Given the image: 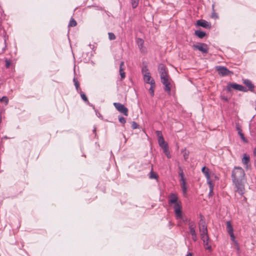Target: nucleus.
<instances>
[{"mask_svg": "<svg viewBox=\"0 0 256 256\" xmlns=\"http://www.w3.org/2000/svg\"><path fill=\"white\" fill-rule=\"evenodd\" d=\"M245 173L244 170L240 167H235L232 171V182L236 188V192L240 195L244 192V180Z\"/></svg>", "mask_w": 256, "mask_h": 256, "instance_id": "f257e3e1", "label": "nucleus"}, {"mask_svg": "<svg viewBox=\"0 0 256 256\" xmlns=\"http://www.w3.org/2000/svg\"><path fill=\"white\" fill-rule=\"evenodd\" d=\"M168 204H173V208L174 212L176 218L177 220L181 219L184 223L188 224V220L187 218H184L182 215V202L178 200L176 194L171 193L168 196Z\"/></svg>", "mask_w": 256, "mask_h": 256, "instance_id": "f03ea898", "label": "nucleus"}, {"mask_svg": "<svg viewBox=\"0 0 256 256\" xmlns=\"http://www.w3.org/2000/svg\"><path fill=\"white\" fill-rule=\"evenodd\" d=\"M158 70L160 74L162 83L164 86V90L168 94L171 92V84L165 66L163 64H160L158 67Z\"/></svg>", "mask_w": 256, "mask_h": 256, "instance_id": "7ed1b4c3", "label": "nucleus"}, {"mask_svg": "<svg viewBox=\"0 0 256 256\" xmlns=\"http://www.w3.org/2000/svg\"><path fill=\"white\" fill-rule=\"evenodd\" d=\"M202 218H204V216H202L198 228L200 236L208 234L207 226H206L205 221L202 220Z\"/></svg>", "mask_w": 256, "mask_h": 256, "instance_id": "20e7f679", "label": "nucleus"}, {"mask_svg": "<svg viewBox=\"0 0 256 256\" xmlns=\"http://www.w3.org/2000/svg\"><path fill=\"white\" fill-rule=\"evenodd\" d=\"M234 89L241 92H246L247 89L242 85L236 83H230L228 84L226 90L228 92H230L232 89Z\"/></svg>", "mask_w": 256, "mask_h": 256, "instance_id": "39448f33", "label": "nucleus"}, {"mask_svg": "<svg viewBox=\"0 0 256 256\" xmlns=\"http://www.w3.org/2000/svg\"><path fill=\"white\" fill-rule=\"evenodd\" d=\"M113 104L119 112L123 114L126 116H128V109L124 105L120 102H114Z\"/></svg>", "mask_w": 256, "mask_h": 256, "instance_id": "423d86ee", "label": "nucleus"}, {"mask_svg": "<svg viewBox=\"0 0 256 256\" xmlns=\"http://www.w3.org/2000/svg\"><path fill=\"white\" fill-rule=\"evenodd\" d=\"M216 70L218 71V74L222 76H228L232 74V72L229 70L226 67L222 66H216Z\"/></svg>", "mask_w": 256, "mask_h": 256, "instance_id": "0eeeda50", "label": "nucleus"}, {"mask_svg": "<svg viewBox=\"0 0 256 256\" xmlns=\"http://www.w3.org/2000/svg\"><path fill=\"white\" fill-rule=\"evenodd\" d=\"M194 50H198L202 52V53H208V45L204 43H200L199 44H194L192 46Z\"/></svg>", "mask_w": 256, "mask_h": 256, "instance_id": "6e6552de", "label": "nucleus"}, {"mask_svg": "<svg viewBox=\"0 0 256 256\" xmlns=\"http://www.w3.org/2000/svg\"><path fill=\"white\" fill-rule=\"evenodd\" d=\"M196 225L194 222L190 220H188V229L190 234H194L196 232Z\"/></svg>", "mask_w": 256, "mask_h": 256, "instance_id": "1a4fd4ad", "label": "nucleus"}, {"mask_svg": "<svg viewBox=\"0 0 256 256\" xmlns=\"http://www.w3.org/2000/svg\"><path fill=\"white\" fill-rule=\"evenodd\" d=\"M196 24L204 28H210L211 27L210 24L204 20H198L196 22Z\"/></svg>", "mask_w": 256, "mask_h": 256, "instance_id": "9d476101", "label": "nucleus"}, {"mask_svg": "<svg viewBox=\"0 0 256 256\" xmlns=\"http://www.w3.org/2000/svg\"><path fill=\"white\" fill-rule=\"evenodd\" d=\"M243 83L248 87V90L250 91H253L254 88V84L248 79H243Z\"/></svg>", "mask_w": 256, "mask_h": 256, "instance_id": "9b49d317", "label": "nucleus"}, {"mask_svg": "<svg viewBox=\"0 0 256 256\" xmlns=\"http://www.w3.org/2000/svg\"><path fill=\"white\" fill-rule=\"evenodd\" d=\"M250 158L249 156L247 155L246 154H244L243 155V158H242V162L243 164L246 166V168L248 169V163L250 162Z\"/></svg>", "mask_w": 256, "mask_h": 256, "instance_id": "f8f14e48", "label": "nucleus"}, {"mask_svg": "<svg viewBox=\"0 0 256 256\" xmlns=\"http://www.w3.org/2000/svg\"><path fill=\"white\" fill-rule=\"evenodd\" d=\"M136 43L141 52H145L146 48L144 46V40L141 38H138L136 39Z\"/></svg>", "mask_w": 256, "mask_h": 256, "instance_id": "ddd939ff", "label": "nucleus"}, {"mask_svg": "<svg viewBox=\"0 0 256 256\" xmlns=\"http://www.w3.org/2000/svg\"><path fill=\"white\" fill-rule=\"evenodd\" d=\"M144 80L146 83L150 84L152 82V80H154L150 76V73L147 72L144 74Z\"/></svg>", "mask_w": 256, "mask_h": 256, "instance_id": "4468645a", "label": "nucleus"}, {"mask_svg": "<svg viewBox=\"0 0 256 256\" xmlns=\"http://www.w3.org/2000/svg\"><path fill=\"white\" fill-rule=\"evenodd\" d=\"M236 130L238 131V134H239V136H240L241 139L244 141V142H246V139L244 136V134H243V133L242 132V130L240 127V126L238 124H236Z\"/></svg>", "mask_w": 256, "mask_h": 256, "instance_id": "2eb2a0df", "label": "nucleus"}, {"mask_svg": "<svg viewBox=\"0 0 256 256\" xmlns=\"http://www.w3.org/2000/svg\"><path fill=\"white\" fill-rule=\"evenodd\" d=\"M211 242L212 241L210 239L208 240H205L204 242H203L205 249L209 250L210 252L212 251Z\"/></svg>", "mask_w": 256, "mask_h": 256, "instance_id": "dca6fc26", "label": "nucleus"}, {"mask_svg": "<svg viewBox=\"0 0 256 256\" xmlns=\"http://www.w3.org/2000/svg\"><path fill=\"white\" fill-rule=\"evenodd\" d=\"M180 185L182 189L183 194H186L187 192V186L186 185V180H180Z\"/></svg>", "mask_w": 256, "mask_h": 256, "instance_id": "f3484780", "label": "nucleus"}, {"mask_svg": "<svg viewBox=\"0 0 256 256\" xmlns=\"http://www.w3.org/2000/svg\"><path fill=\"white\" fill-rule=\"evenodd\" d=\"M226 228L227 232L228 233V234H232V233H233L234 229L230 221H227L226 222Z\"/></svg>", "mask_w": 256, "mask_h": 256, "instance_id": "a211bd4d", "label": "nucleus"}, {"mask_svg": "<svg viewBox=\"0 0 256 256\" xmlns=\"http://www.w3.org/2000/svg\"><path fill=\"white\" fill-rule=\"evenodd\" d=\"M202 172L204 174L206 179H208L210 177V170L206 166H204L202 169Z\"/></svg>", "mask_w": 256, "mask_h": 256, "instance_id": "6ab92c4d", "label": "nucleus"}, {"mask_svg": "<svg viewBox=\"0 0 256 256\" xmlns=\"http://www.w3.org/2000/svg\"><path fill=\"white\" fill-rule=\"evenodd\" d=\"M150 88H149L150 92L152 96H154V92L156 88V84L154 80H152L151 82Z\"/></svg>", "mask_w": 256, "mask_h": 256, "instance_id": "aec40b11", "label": "nucleus"}, {"mask_svg": "<svg viewBox=\"0 0 256 256\" xmlns=\"http://www.w3.org/2000/svg\"><path fill=\"white\" fill-rule=\"evenodd\" d=\"M194 34L196 36L200 38H202L206 36V34L205 32L201 31L200 30H196Z\"/></svg>", "mask_w": 256, "mask_h": 256, "instance_id": "412c9836", "label": "nucleus"}, {"mask_svg": "<svg viewBox=\"0 0 256 256\" xmlns=\"http://www.w3.org/2000/svg\"><path fill=\"white\" fill-rule=\"evenodd\" d=\"M178 168H179L178 175L180 178V180H185L184 178V173L183 172V170H182V168L180 166Z\"/></svg>", "mask_w": 256, "mask_h": 256, "instance_id": "4be33fe9", "label": "nucleus"}, {"mask_svg": "<svg viewBox=\"0 0 256 256\" xmlns=\"http://www.w3.org/2000/svg\"><path fill=\"white\" fill-rule=\"evenodd\" d=\"M78 92L80 93V96L82 98V100L86 103L87 104H89V102L88 100V98L86 96V94L82 92V90H80V92Z\"/></svg>", "mask_w": 256, "mask_h": 256, "instance_id": "5701e85b", "label": "nucleus"}, {"mask_svg": "<svg viewBox=\"0 0 256 256\" xmlns=\"http://www.w3.org/2000/svg\"><path fill=\"white\" fill-rule=\"evenodd\" d=\"M73 81L74 82V86H76V90L79 92L81 90L79 86L78 82L76 78H74L73 80Z\"/></svg>", "mask_w": 256, "mask_h": 256, "instance_id": "b1692460", "label": "nucleus"}, {"mask_svg": "<svg viewBox=\"0 0 256 256\" xmlns=\"http://www.w3.org/2000/svg\"><path fill=\"white\" fill-rule=\"evenodd\" d=\"M139 3V0H131V4L133 8L137 7Z\"/></svg>", "mask_w": 256, "mask_h": 256, "instance_id": "393cba45", "label": "nucleus"}, {"mask_svg": "<svg viewBox=\"0 0 256 256\" xmlns=\"http://www.w3.org/2000/svg\"><path fill=\"white\" fill-rule=\"evenodd\" d=\"M149 178L151 179H156L158 178V176L155 172L152 170L149 174Z\"/></svg>", "mask_w": 256, "mask_h": 256, "instance_id": "a878e982", "label": "nucleus"}, {"mask_svg": "<svg viewBox=\"0 0 256 256\" xmlns=\"http://www.w3.org/2000/svg\"><path fill=\"white\" fill-rule=\"evenodd\" d=\"M206 180H207V183L209 186L210 188V191L211 192L213 191L214 185L212 183V180H210V177L208 179H206Z\"/></svg>", "mask_w": 256, "mask_h": 256, "instance_id": "bb28decb", "label": "nucleus"}, {"mask_svg": "<svg viewBox=\"0 0 256 256\" xmlns=\"http://www.w3.org/2000/svg\"><path fill=\"white\" fill-rule=\"evenodd\" d=\"M76 22L72 18L70 20L68 26H76Z\"/></svg>", "mask_w": 256, "mask_h": 256, "instance_id": "cd10ccee", "label": "nucleus"}, {"mask_svg": "<svg viewBox=\"0 0 256 256\" xmlns=\"http://www.w3.org/2000/svg\"><path fill=\"white\" fill-rule=\"evenodd\" d=\"M142 72L143 74V76H144V74L146 73H150L146 66H144L142 67Z\"/></svg>", "mask_w": 256, "mask_h": 256, "instance_id": "c85d7f7f", "label": "nucleus"}, {"mask_svg": "<svg viewBox=\"0 0 256 256\" xmlns=\"http://www.w3.org/2000/svg\"><path fill=\"white\" fill-rule=\"evenodd\" d=\"M200 238L202 242H204L205 240H208L210 239L208 234L200 236Z\"/></svg>", "mask_w": 256, "mask_h": 256, "instance_id": "c756f323", "label": "nucleus"}, {"mask_svg": "<svg viewBox=\"0 0 256 256\" xmlns=\"http://www.w3.org/2000/svg\"><path fill=\"white\" fill-rule=\"evenodd\" d=\"M162 148L163 150V151L164 150H167L168 148V146L166 142H165L164 144H162L161 145H159Z\"/></svg>", "mask_w": 256, "mask_h": 256, "instance_id": "7c9ffc66", "label": "nucleus"}, {"mask_svg": "<svg viewBox=\"0 0 256 256\" xmlns=\"http://www.w3.org/2000/svg\"><path fill=\"white\" fill-rule=\"evenodd\" d=\"M0 102H5L6 104H7L8 102V98L6 96H2V98L0 99Z\"/></svg>", "mask_w": 256, "mask_h": 256, "instance_id": "2f4dec72", "label": "nucleus"}, {"mask_svg": "<svg viewBox=\"0 0 256 256\" xmlns=\"http://www.w3.org/2000/svg\"><path fill=\"white\" fill-rule=\"evenodd\" d=\"M108 38L110 40H114L116 39V36L112 32H108Z\"/></svg>", "mask_w": 256, "mask_h": 256, "instance_id": "473e14b6", "label": "nucleus"}, {"mask_svg": "<svg viewBox=\"0 0 256 256\" xmlns=\"http://www.w3.org/2000/svg\"><path fill=\"white\" fill-rule=\"evenodd\" d=\"M118 120L120 123L122 124H124L126 122L125 118L122 116H118Z\"/></svg>", "mask_w": 256, "mask_h": 256, "instance_id": "72a5a7b5", "label": "nucleus"}, {"mask_svg": "<svg viewBox=\"0 0 256 256\" xmlns=\"http://www.w3.org/2000/svg\"><path fill=\"white\" fill-rule=\"evenodd\" d=\"M156 136L158 137V140L159 138H164L161 131L157 130L156 132Z\"/></svg>", "mask_w": 256, "mask_h": 256, "instance_id": "f704fd0d", "label": "nucleus"}, {"mask_svg": "<svg viewBox=\"0 0 256 256\" xmlns=\"http://www.w3.org/2000/svg\"><path fill=\"white\" fill-rule=\"evenodd\" d=\"M138 124L135 122H132V129H136L138 128Z\"/></svg>", "mask_w": 256, "mask_h": 256, "instance_id": "c9c22d12", "label": "nucleus"}, {"mask_svg": "<svg viewBox=\"0 0 256 256\" xmlns=\"http://www.w3.org/2000/svg\"><path fill=\"white\" fill-rule=\"evenodd\" d=\"M212 8L213 12L212 14V18H218V16L214 12V4H212Z\"/></svg>", "mask_w": 256, "mask_h": 256, "instance_id": "e433bc0d", "label": "nucleus"}, {"mask_svg": "<svg viewBox=\"0 0 256 256\" xmlns=\"http://www.w3.org/2000/svg\"><path fill=\"white\" fill-rule=\"evenodd\" d=\"M164 154L168 158H171V155L170 154V152L168 150V148L167 150H164L163 151Z\"/></svg>", "mask_w": 256, "mask_h": 256, "instance_id": "4c0bfd02", "label": "nucleus"}, {"mask_svg": "<svg viewBox=\"0 0 256 256\" xmlns=\"http://www.w3.org/2000/svg\"><path fill=\"white\" fill-rule=\"evenodd\" d=\"M5 62H6V68H10V64H11V62L10 61V60L6 58V60H5Z\"/></svg>", "mask_w": 256, "mask_h": 256, "instance_id": "58836bf2", "label": "nucleus"}, {"mask_svg": "<svg viewBox=\"0 0 256 256\" xmlns=\"http://www.w3.org/2000/svg\"><path fill=\"white\" fill-rule=\"evenodd\" d=\"M229 235L230 236V240L233 241L234 243H236V244H238V243L236 242L235 240V236H234V232L232 234H229Z\"/></svg>", "mask_w": 256, "mask_h": 256, "instance_id": "ea45409f", "label": "nucleus"}, {"mask_svg": "<svg viewBox=\"0 0 256 256\" xmlns=\"http://www.w3.org/2000/svg\"><path fill=\"white\" fill-rule=\"evenodd\" d=\"M192 236V238L194 242H196L198 240V236L197 234L195 233L194 234H190Z\"/></svg>", "mask_w": 256, "mask_h": 256, "instance_id": "a19ab883", "label": "nucleus"}, {"mask_svg": "<svg viewBox=\"0 0 256 256\" xmlns=\"http://www.w3.org/2000/svg\"><path fill=\"white\" fill-rule=\"evenodd\" d=\"M158 140V142L159 145L164 144V142H166L164 138H159Z\"/></svg>", "mask_w": 256, "mask_h": 256, "instance_id": "79ce46f5", "label": "nucleus"}, {"mask_svg": "<svg viewBox=\"0 0 256 256\" xmlns=\"http://www.w3.org/2000/svg\"><path fill=\"white\" fill-rule=\"evenodd\" d=\"M120 75L122 79H123L126 77V74L124 72V70H123L122 71H120Z\"/></svg>", "mask_w": 256, "mask_h": 256, "instance_id": "37998d69", "label": "nucleus"}, {"mask_svg": "<svg viewBox=\"0 0 256 256\" xmlns=\"http://www.w3.org/2000/svg\"><path fill=\"white\" fill-rule=\"evenodd\" d=\"M124 66V62H121L120 64V71H122L123 70H124V69L122 68Z\"/></svg>", "mask_w": 256, "mask_h": 256, "instance_id": "c03bdc74", "label": "nucleus"}, {"mask_svg": "<svg viewBox=\"0 0 256 256\" xmlns=\"http://www.w3.org/2000/svg\"><path fill=\"white\" fill-rule=\"evenodd\" d=\"M222 98L226 102H228V100H229L226 96H222Z\"/></svg>", "mask_w": 256, "mask_h": 256, "instance_id": "a18cd8bd", "label": "nucleus"}, {"mask_svg": "<svg viewBox=\"0 0 256 256\" xmlns=\"http://www.w3.org/2000/svg\"><path fill=\"white\" fill-rule=\"evenodd\" d=\"M184 159L186 160L188 158V154H186V152H185L184 154Z\"/></svg>", "mask_w": 256, "mask_h": 256, "instance_id": "49530a36", "label": "nucleus"}, {"mask_svg": "<svg viewBox=\"0 0 256 256\" xmlns=\"http://www.w3.org/2000/svg\"><path fill=\"white\" fill-rule=\"evenodd\" d=\"M186 256H192V254L190 252L188 253Z\"/></svg>", "mask_w": 256, "mask_h": 256, "instance_id": "de8ad7c7", "label": "nucleus"}, {"mask_svg": "<svg viewBox=\"0 0 256 256\" xmlns=\"http://www.w3.org/2000/svg\"><path fill=\"white\" fill-rule=\"evenodd\" d=\"M4 138H6V139H7V138H8L6 136H4Z\"/></svg>", "mask_w": 256, "mask_h": 256, "instance_id": "09e8293b", "label": "nucleus"}, {"mask_svg": "<svg viewBox=\"0 0 256 256\" xmlns=\"http://www.w3.org/2000/svg\"><path fill=\"white\" fill-rule=\"evenodd\" d=\"M212 193V192H211V191L210 190V194H210V195Z\"/></svg>", "mask_w": 256, "mask_h": 256, "instance_id": "8fccbe9b", "label": "nucleus"}, {"mask_svg": "<svg viewBox=\"0 0 256 256\" xmlns=\"http://www.w3.org/2000/svg\"><path fill=\"white\" fill-rule=\"evenodd\" d=\"M89 46H90V48H91L92 45H91L90 44H89Z\"/></svg>", "mask_w": 256, "mask_h": 256, "instance_id": "3c124183", "label": "nucleus"}, {"mask_svg": "<svg viewBox=\"0 0 256 256\" xmlns=\"http://www.w3.org/2000/svg\"><path fill=\"white\" fill-rule=\"evenodd\" d=\"M254 152H256V149L254 150Z\"/></svg>", "mask_w": 256, "mask_h": 256, "instance_id": "603ef678", "label": "nucleus"}, {"mask_svg": "<svg viewBox=\"0 0 256 256\" xmlns=\"http://www.w3.org/2000/svg\"><path fill=\"white\" fill-rule=\"evenodd\" d=\"M254 152H256V149L254 150Z\"/></svg>", "mask_w": 256, "mask_h": 256, "instance_id": "864d4df0", "label": "nucleus"}]
</instances>
